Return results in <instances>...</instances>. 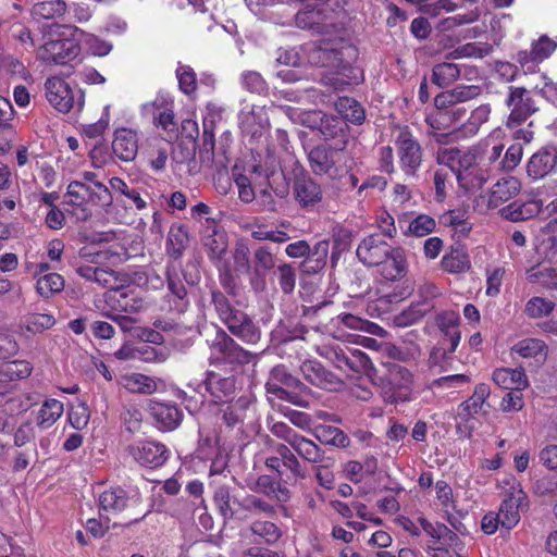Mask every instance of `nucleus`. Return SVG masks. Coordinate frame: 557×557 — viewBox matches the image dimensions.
Returning a JSON list of instances; mask_svg holds the SVG:
<instances>
[{"mask_svg":"<svg viewBox=\"0 0 557 557\" xmlns=\"http://www.w3.org/2000/svg\"><path fill=\"white\" fill-rule=\"evenodd\" d=\"M251 174L264 176L268 187L280 198H285L289 193L292 181V194L296 203L305 210L314 209L323 199L321 185L297 162L287 177L281 169L276 159L268 156L264 164H255L250 170Z\"/></svg>","mask_w":557,"mask_h":557,"instance_id":"f257e3e1","label":"nucleus"},{"mask_svg":"<svg viewBox=\"0 0 557 557\" xmlns=\"http://www.w3.org/2000/svg\"><path fill=\"white\" fill-rule=\"evenodd\" d=\"M436 161L456 175L459 186L466 191L482 188L491 178L486 162L481 160V154L478 152L463 151L457 147L444 148L437 151Z\"/></svg>","mask_w":557,"mask_h":557,"instance_id":"f03ea898","label":"nucleus"},{"mask_svg":"<svg viewBox=\"0 0 557 557\" xmlns=\"http://www.w3.org/2000/svg\"><path fill=\"white\" fill-rule=\"evenodd\" d=\"M346 148L321 144L308 152L310 169L315 175L338 180L349 173Z\"/></svg>","mask_w":557,"mask_h":557,"instance_id":"7ed1b4c3","label":"nucleus"},{"mask_svg":"<svg viewBox=\"0 0 557 557\" xmlns=\"http://www.w3.org/2000/svg\"><path fill=\"white\" fill-rule=\"evenodd\" d=\"M490 395V385L480 383L475 385L472 395L458 405L455 416L457 434L467 438L472 436L475 429L473 422L475 414L482 413L486 416L490 413L491 405L487 401Z\"/></svg>","mask_w":557,"mask_h":557,"instance_id":"20e7f679","label":"nucleus"},{"mask_svg":"<svg viewBox=\"0 0 557 557\" xmlns=\"http://www.w3.org/2000/svg\"><path fill=\"white\" fill-rule=\"evenodd\" d=\"M275 456L265 459L264 465L276 473L285 484L296 483L307 476L306 467L301 465L299 456L286 444L274 446Z\"/></svg>","mask_w":557,"mask_h":557,"instance_id":"39448f33","label":"nucleus"},{"mask_svg":"<svg viewBox=\"0 0 557 557\" xmlns=\"http://www.w3.org/2000/svg\"><path fill=\"white\" fill-rule=\"evenodd\" d=\"M412 374L399 363H389L386 372L379 377L384 399L391 404L409 400Z\"/></svg>","mask_w":557,"mask_h":557,"instance_id":"423d86ee","label":"nucleus"},{"mask_svg":"<svg viewBox=\"0 0 557 557\" xmlns=\"http://www.w3.org/2000/svg\"><path fill=\"white\" fill-rule=\"evenodd\" d=\"M505 103L510 111L506 122L509 128L520 126L539 111L532 91L524 87L509 86Z\"/></svg>","mask_w":557,"mask_h":557,"instance_id":"0eeeda50","label":"nucleus"},{"mask_svg":"<svg viewBox=\"0 0 557 557\" xmlns=\"http://www.w3.org/2000/svg\"><path fill=\"white\" fill-rule=\"evenodd\" d=\"M66 197L69 198V202L74 206L91 203L97 207L108 208L113 201L111 190L106 185H90L76 180L69 184Z\"/></svg>","mask_w":557,"mask_h":557,"instance_id":"6e6552de","label":"nucleus"},{"mask_svg":"<svg viewBox=\"0 0 557 557\" xmlns=\"http://www.w3.org/2000/svg\"><path fill=\"white\" fill-rule=\"evenodd\" d=\"M126 453L136 463L149 469L162 467L170 457L168 447L153 440L137 441L126 447Z\"/></svg>","mask_w":557,"mask_h":557,"instance_id":"1a4fd4ad","label":"nucleus"},{"mask_svg":"<svg viewBox=\"0 0 557 557\" xmlns=\"http://www.w3.org/2000/svg\"><path fill=\"white\" fill-rule=\"evenodd\" d=\"M399 165L407 175L414 177L422 163V148L420 143L409 131H401L395 141Z\"/></svg>","mask_w":557,"mask_h":557,"instance_id":"9d476101","label":"nucleus"},{"mask_svg":"<svg viewBox=\"0 0 557 557\" xmlns=\"http://www.w3.org/2000/svg\"><path fill=\"white\" fill-rule=\"evenodd\" d=\"M202 231V245L206 253L215 268H220L226 262L228 250V237L223 228L215 221L207 219Z\"/></svg>","mask_w":557,"mask_h":557,"instance_id":"9b49d317","label":"nucleus"},{"mask_svg":"<svg viewBox=\"0 0 557 557\" xmlns=\"http://www.w3.org/2000/svg\"><path fill=\"white\" fill-rule=\"evenodd\" d=\"M210 349L216 358L227 363L245 364L253 358V354L239 346L223 329H218Z\"/></svg>","mask_w":557,"mask_h":557,"instance_id":"f8f14e48","label":"nucleus"},{"mask_svg":"<svg viewBox=\"0 0 557 557\" xmlns=\"http://www.w3.org/2000/svg\"><path fill=\"white\" fill-rule=\"evenodd\" d=\"M46 97L49 103L62 113L69 112L74 106L77 110H82L85 102V95L81 91L77 101H74L73 90L70 85L62 78H49L46 84Z\"/></svg>","mask_w":557,"mask_h":557,"instance_id":"ddd939ff","label":"nucleus"},{"mask_svg":"<svg viewBox=\"0 0 557 557\" xmlns=\"http://www.w3.org/2000/svg\"><path fill=\"white\" fill-rule=\"evenodd\" d=\"M33 366L26 360L3 361L0 363V407L13 400L12 382L30 375Z\"/></svg>","mask_w":557,"mask_h":557,"instance_id":"4468645a","label":"nucleus"},{"mask_svg":"<svg viewBox=\"0 0 557 557\" xmlns=\"http://www.w3.org/2000/svg\"><path fill=\"white\" fill-rule=\"evenodd\" d=\"M166 288L164 296L169 311L174 314H184L190 307L193 290L187 288L181 275L173 269L166 271Z\"/></svg>","mask_w":557,"mask_h":557,"instance_id":"2eb2a0df","label":"nucleus"},{"mask_svg":"<svg viewBox=\"0 0 557 557\" xmlns=\"http://www.w3.org/2000/svg\"><path fill=\"white\" fill-rule=\"evenodd\" d=\"M148 412L153 419L157 429L162 432L177 429L184 417L183 411L175 403L156 399L148 400Z\"/></svg>","mask_w":557,"mask_h":557,"instance_id":"dca6fc26","label":"nucleus"},{"mask_svg":"<svg viewBox=\"0 0 557 557\" xmlns=\"http://www.w3.org/2000/svg\"><path fill=\"white\" fill-rule=\"evenodd\" d=\"M392 247L383 239L382 234H372L361 240L357 248L358 259L368 267L381 265Z\"/></svg>","mask_w":557,"mask_h":557,"instance_id":"f3484780","label":"nucleus"},{"mask_svg":"<svg viewBox=\"0 0 557 557\" xmlns=\"http://www.w3.org/2000/svg\"><path fill=\"white\" fill-rule=\"evenodd\" d=\"M295 24L300 29H307L319 35H329L335 27L326 10L310 7L296 14Z\"/></svg>","mask_w":557,"mask_h":557,"instance_id":"a211bd4d","label":"nucleus"},{"mask_svg":"<svg viewBox=\"0 0 557 557\" xmlns=\"http://www.w3.org/2000/svg\"><path fill=\"white\" fill-rule=\"evenodd\" d=\"M557 169V147L545 145L534 152L527 163V174L536 181L544 178Z\"/></svg>","mask_w":557,"mask_h":557,"instance_id":"6ab92c4d","label":"nucleus"},{"mask_svg":"<svg viewBox=\"0 0 557 557\" xmlns=\"http://www.w3.org/2000/svg\"><path fill=\"white\" fill-rule=\"evenodd\" d=\"M202 384L214 403H228L235 397L237 386L234 375L208 371Z\"/></svg>","mask_w":557,"mask_h":557,"instance_id":"aec40b11","label":"nucleus"},{"mask_svg":"<svg viewBox=\"0 0 557 557\" xmlns=\"http://www.w3.org/2000/svg\"><path fill=\"white\" fill-rule=\"evenodd\" d=\"M228 332L248 345H256L261 339V330L245 311L235 312L223 323Z\"/></svg>","mask_w":557,"mask_h":557,"instance_id":"412c9836","label":"nucleus"},{"mask_svg":"<svg viewBox=\"0 0 557 557\" xmlns=\"http://www.w3.org/2000/svg\"><path fill=\"white\" fill-rule=\"evenodd\" d=\"M305 380L319 388L337 391L343 381L318 361H305L300 368Z\"/></svg>","mask_w":557,"mask_h":557,"instance_id":"4be33fe9","label":"nucleus"},{"mask_svg":"<svg viewBox=\"0 0 557 557\" xmlns=\"http://www.w3.org/2000/svg\"><path fill=\"white\" fill-rule=\"evenodd\" d=\"M276 267V258L271 248L261 245L252 253V272L250 284L255 290H262L265 286L264 276Z\"/></svg>","mask_w":557,"mask_h":557,"instance_id":"5701e85b","label":"nucleus"},{"mask_svg":"<svg viewBox=\"0 0 557 557\" xmlns=\"http://www.w3.org/2000/svg\"><path fill=\"white\" fill-rule=\"evenodd\" d=\"M79 47L70 39H55L47 41L40 50V58L47 63L65 64L75 59Z\"/></svg>","mask_w":557,"mask_h":557,"instance_id":"b1692460","label":"nucleus"},{"mask_svg":"<svg viewBox=\"0 0 557 557\" xmlns=\"http://www.w3.org/2000/svg\"><path fill=\"white\" fill-rule=\"evenodd\" d=\"M234 504L238 506V516L242 517L239 520L261 515L271 518L276 515V506L256 494H246L239 500L234 499Z\"/></svg>","mask_w":557,"mask_h":557,"instance_id":"393cba45","label":"nucleus"},{"mask_svg":"<svg viewBox=\"0 0 557 557\" xmlns=\"http://www.w3.org/2000/svg\"><path fill=\"white\" fill-rule=\"evenodd\" d=\"M543 202L540 199H529L522 201L517 199L500 209V215L510 222H521L530 220L542 212Z\"/></svg>","mask_w":557,"mask_h":557,"instance_id":"a878e982","label":"nucleus"},{"mask_svg":"<svg viewBox=\"0 0 557 557\" xmlns=\"http://www.w3.org/2000/svg\"><path fill=\"white\" fill-rule=\"evenodd\" d=\"M140 496L138 493L129 495L122 487H112L104 491L99 496V506L103 511L121 512L131 505L138 504Z\"/></svg>","mask_w":557,"mask_h":557,"instance_id":"bb28decb","label":"nucleus"},{"mask_svg":"<svg viewBox=\"0 0 557 557\" xmlns=\"http://www.w3.org/2000/svg\"><path fill=\"white\" fill-rule=\"evenodd\" d=\"M320 134L324 140H334L337 147L346 148L349 140V126L341 116L324 115L320 121Z\"/></svg>","mask_w":557,"mask_h":557,"instance_id":"cd10ccee","label":"nucleus"},{"mask_svg":"<svg viewBox=\"0 0 557 557\" xmlns=\"http://www.w3.org/2000/svg\"><path fill=\"white\" fill-rule=\"evenodd\" d=\"M112 151L122 161L134 160L138 152L137 134L128 128L116 129L112 141Z\"/></svg>","mask_w":557,"mask_h":557,"instance_id":"c85d7f7f","label":"nucleus"},{"mask_svg":"<svg viewBox=\"0 0 557 557\" xmlns=\"http://www.w3.org/2000/svg\"><path fill=\"white\" fill-rule=\"evenodd\" d=\"M292 449L305 461L314 465L335 463L333 457L326 456L325 451L310 438L300 435L294 442Z\"/></svg>","mask_w":557,"mask_h":557,"instance_id":"c756f323","label":"nucleus"},{"mask_svg":"<svg viewBox=\"0 0 557 557\" xmlns=\"http://www.w3.org/2000/svg\"><path fill=\"white\" fill-rule=\"evenodd\" d=\"M330 252V240L323 239L311 247V251L306 255L300 263V270L304 274L313 275L321 272L327 262Z\"/></svg>","mask_w":557,"mask_h":557,"instance_id":"7c9ffc66","label":"nucleus"},{"mask_svg":"<svg viewBox=\"0 0 557 557\" xmlns=\"http://www.w3.org/2000/svg\"><path fill=\"white\" fill-rule=\"evenodd\" d=\"M300 388L305 391V384L297 377L293 376L283 364L273 367L270 371L269 379L265 382V391L268 395L275 397L274 389Z\"/></svg>","mask_w":557,"mask_h":557,"instance_id":"2f4dec72","label":"nucleus"},{"mask_svg":"<svg viewBox=\"0 0 557 557\" xmlns=\"http://www.w3.org/2000/svg\"><path fill=\"white\" fill-rule=\"evenodd\" d=\"M548 347L544 341L534 337H528L519 341L511 347V355H518L524 359H532L542 364L546 361Z\"/></svg>","mask_w":557,"mask_h":557,"instance_id":"473e14b6","label":"nucleus"},{"mask_svg":"<svg viewBox=\"0 0 557 557\" xmlns=\"http://www.w3.org/2000/svg\"><path fill=\"white\" fill-rule=\"evenodd\" d=\"M344 54L343 49L318 46L310 52L309 60L322 67L346 69L349 62L344 59Z\"/></svg>","mask_w":557,"mask_h":557,"instance_id":"72a5a7b5","label":"nucleus"},{"mask_svg":"<svg viewBox=\"0 0 557 557\" xmlns=\"http://www.w3.org/2000/svg\"><path fill=\"white\" fill-rule=\"evenodd\" d=\"M441 267L444 271L453 274L469 271L471 268V261L467 252V248L459 243L450 246L449 251L442 258Z\"/></svg>","mask_w":557,"mask_h":557,"instance_id":"f704fd0d","label":"nucleus"},{"mask_svg":"<svg viewBox=\"0 0 557 557\" xmlns=\"http://www.w3.org/2000/svg\"><path fill=\"white\" fill-rule=\"evenodd\" d=\"M493 381L502 388L509 391H523L529 386L528 376L521 367L496 369L493 372Z\"/></svg>","mask_w":557,"mask_h":557,"instance_id":"c9c22d12","label":"nucleus"},{"mask_svg":"<svg viewBox=\"0 0 557 557\" xmlns=\"http://www.w3.org/2000/svg\"><path fill=\"white\" fill-rule=\"evenodd\" d=\"M252 491L263 494L269 498H275L280 503H286L290 499L292 493L286 487L284 481L274 480L271 475L262 474L256 480Z\"/></svg>","mask_w":557,"mask_h":557,"instance_id":"e433bc0d","label":"nucleus"},{"mask_svg":"<svg viewBox=\"0 0 557 557\" xmlns=\"http://www.w3.org/2000/svg\"><path fill=\"white\" fill-rule=\"evenodd\" d=\"M249 532L268 546L276 545L283 536L282 529L270 520L256 519L248 528Z\"/></svg>","mask_w":557,"mask_h":557,"instance_id":"4c0bfd02","label":"nucleus"},{"mask_svg":"<svg viewBox=\"0 0 557 557\" xmlns=\"http://www.w3.org/2000/svg\"><path fill=\"white\" fill-rule=\"evenodd\" d=\"M520 190V183L513 176H507L499 180L496 184H494L490 199L488 206L491 208H497L502 203L510 200L515 197Z\"/></svg>","mask_w":557,"mask_h":557,"instance_id":"58836bf2","label":"nucleus"},{"mask_svg":"<svg viewBox=\"0 0 557 557\" xmlns=\"http://www.w3.org/2000/svg\"><path fill=\"white\" fill-rule=\"evenodd\" d=\"M312 435L322 445L336 448H346L350 445L348 435L339 428L333 425L319 424L314 428Z\"/></svg>","mask_w":557,"mask_h":557,"instance_id":"ea45409f","label":"nucleus"},{"mask_svg":"<svg viewBox=\"0 0 557 557\" xmlns=\"http://www.w3.org/2000/svg\"><path fill=\"white\" fill-rule=\"evenodd\" d=\"M55 324L52 314L30 312L20 319L18 329L23 334H38L51 329Z\"/></svg>","mask_w":557,"mask_h":557,"instance_id":"a19ab883","label":"nucleus"},{"mask_svg":"<svg viewBox=\"0 0 557 557\" xmlns=\"http://www.w3.org/2000/svg\"><path fill=\"white\" fill-rule=\"evenodd\" d=\"M382 275L389 281L404 277L407 273V261L401 248H393L386 260L381 264Z\"/></svg>","mask_w":557,"mask_h":557,"instance_id":"79ce46f5","label":"nucleus"},{"mask_svg":"<svg viewBox=\"0 0 557 557\" xmlns=\"http://www.w3.org/2000/svg\"><path fill=\"white\" fill-rule=\"evenodd\" d=\"M335 109L341 117L348 124L361 125L366 120V111L362 106L349 97H339L335 102Z\"/></svg>","mask_w":557,"mask_h":557,"instance_id":"37998d69","label":"nucleus"},{"mask_svg":"<svg viewBox=\"0 0 557 557\" xmlns=\"http://www.w3.org/2000/svg\"><path fill=\"white\" fill-rule=\"evenodd\" d=\"M418 521L423 531L434 540L443 541L444 543L455 548L461 549V547H459L461 543L459 541L458 535L444 523L433 524L424 517H420Z\"/></svg>","mask_w":557,"mask_h":557,"instance_id":"c03bdc74","label":"nucleus"},{"mask_svg":"<svg viewBox=\"0 0 557 557\" xmlns=\"http://www.w3.org/2000/svg\"><path fill=\"white\" fill-rule=\"evenodd\" d=\"M213 503L223 517L224 521L240 519L237 509L231 506V487L225 484H218L213 491Z\"/></svg>","mask_w":557,"mask_h":557,"instance_id":"a18cd8bd","label":"nucleus"},{"mask_svg":"<svg viewBox=\"0 0 557 557\" xmlns=\"http://www.w3.org/2000/svg\"><path fill=\"white\" fill-rule=\"evenodd\" d=\"M67 11L64 0H44L32 8V16L36 21L61 17Z\"/></svg>","mask_w":557,"mask_h":557,"instance_id":"49530a36","label":"nucleus"},{"mask_svg":"<svg viewBox=\"0 0 557 557\" xmlns=\"http://www.w3.org/2000/svg\"><path fill=\"white\" fill-rule=\"evenodd\" d=\"M189 243L188 231L184 225H172L168 236V253L178 259L187 248Z\"/></svg>","mask_w":557,"mask_h":557,"instance_id":"de8ad7c7","label":"nucleus"},{"mask_svg":"<svg viewBox=\"0 0 557 557\" xmlns=\"http://www.w3.org/2000/svg\"><path fill=\"white\" fill-rule=\"evenodd\" d=\"M64 411L63 404L57 399L46 400L37 416V425L42 429L52 426L62 416Z\"/></svg>","mask_w":557,"mask_h":557,"instance_id":"09e8293b","label":"nucleus"},{"mask_svg":"<svg viewBox=\"0 0 557 557\" xmlns=\"http://www.w3.org/2000/svg\"><path fill=\"white\" fill-rule=\"evenodd\" d=\"M210 304L222 323L231 319L235 312L240 311V309L233 306L226 294L216 287L210 289Z\"/></svg>","mask_w":557,"mask_h":557,"instance_id":"8fccbe9b","label":"nucleus"},{"mask_svg":"<svg viewBox=\"0 0 557 557\" xmlns=\"http://www.w3.org/2000/svg\"><path fill=\"white\" fill-rule=\"evenodd\" d=\"M426 313H429L428 304L412 302L407 309L396 314L393 322L398 327H407L418 323Z\"/></svg>","mask_w":557,"mask_h":557,"instance_id":"3c124183","label":"nucleus"},{"mask_svg":"<svg viewBox=\"0 0 557 557\" xmlns=\"http://www.w3.org/2000/svg\"><path fill=\"white\" fill-rule=\"evenodd\" d=\"M163 103H158L157 101L145 103L143 106V111L145 114H151L159 126H161L164 131L175 132L176 124L174 122V113L172 109L164 108L163 111L159 112L157 115V111L161 109Z\"/></svg>","mask_w":557,"mask_h":557,"instance_id":"603ef678","label":"nucleus"},{"mask_svg":"<svg viewBox=\"0 0 557 557\" xmlns=\"http://www.w3.org/2000/svg\"><path fill=\"white\" fill-rule=\"evenodd\" d=\"M63 288L64 278L58 273L44 274L37 278L36 290L44 298L61 293Z\"/></svg>","mask_w":557,"mask_h":557,"instance_id":"864d4df0","label":"nucleus"},{"mask_svg":"<svg viewBox=\"0 0 557 557\" xmlns=\"http://www.w3.org/2000/svg\"><path fill=\"white\" fill-rule=\"evenodd\" d=\"M460 76V71L457 64L454 63H438L432 70V82L438 87H446L455 82Z\"/></svg>","mask_w":557,"mask_h":557,"instance_id":"5fc2aeb1","label":"nucleus"},{"mask_svg":"<svg viewBox=\"0 0 557 557\" xmlns=\"http://www.w3.org/2000/svg\"><path fill=\"white\" fill-rule=\"evenodd\" d=\"M214 133L211 126L203 123V132L201 136V146L199 148V159L200 162L211 168L214 163Z\"/></svg>","mask_w":557,"mask_h":557,"instance_id":"6e6d98bb","label":"nucleus"},{"mask_svg":"<svg viewBox=\"0 0 557 557\" xmlns=\"http://www.w3.org/2000/svg\"><path fill=\"white\" fill-rule=\"evenodd\" d=\"M125 386L132 393L147 394L154 393L158 388L156 381L141 373H133L125 377Z\"/></svg>","mask_w":557,"mask_h":557,"instance_id":"4d7b16f0","label":"nucleus"},{"mask_svg":"<svg viewBox=\"0 0 557 557\" xmlns=\"http://www.w3.org/2000/svg\"><path fill=\"white\" fill-rule=\"evenodd\" d=\"M555 307L554 301L535 296L527 301L524 313L531 319H540L548 317L554 311Z\"/></svg>","mask_w":557,"mask_h":557,"instance_id":"13d9d810","label":"nucleus"},{"mask_svg":"<svg viewBox=\"0 0 557 557\" xmlns=\"http://www.w3.org/2000/svg\"><path fill=\"white\" fill-rule=\"evenodd\" d=\"M275 397L282 400H286L295 406L301 408L309 407V398L308 396L311 393V389L305 385V391L300 388H286V389H274Z\"/></svg>","mask_w":557,"mask_h":557,"instance_id":"bf43d9fd","label":"nucleus"},{"mask_svg":"<svg viewBox=\"0 0 557 557\" xmlns=\"http://www.w3.org/2000/svg\"><path fill=\"white\" fill-rule=\"evenodd\" d=\"M109 183L112 190L117 191L131 199L135 203L137 210H143L147 207V203L140 197L139 191L136 188H129L122 178L115 176L112 177Z\"/></svg>","mask_w":557,"mask_h":557,"instance_id":"052dcab7","label":"nucleus"},{"mask_svg":"<svg viewBox=\"0 0 557 557\" xmlns=\"http://www.w3.org/2000/svg\"><path fill=\"white\" fill-rule=\"evenodd\" d=\"M242 85L247 91L257 95H264L269 89L265 79L256 71L244 72L242 74Z\"/></svg>","mask_w":557,"mask_h":557,"instance_id":"680f3d73","label":"nucleus"},{"mask_svg":"<svg viewBox=\"0 0 557 557\" xmlns=\"http://www.w3.org/2000/svg\"><path fill=\"white\" fill-rule=\"evenodd\" d=\"M277 281L280 288L286 295L294 292L296 286V270L290 263L277 265Z\"/></svg>","mask_w":557,"mask_h":557,"instance_id":"e2e57ef3","label":"nucleus"},{"mask_svg":"<svg viewBox=\"0 0 557 557\" xmlns=\"http://www.w3.org/2000/svg\"><path fill=\"white\" fill-rule=\"evenodd\" d=\"M435 220L426 214H419L409 224L408 231L410 234L422 237L435 231Z\"/></svg>","mask_w":557,"mask_h":557,"instance_id":"0e129e2a","label":"nucleus"},{"mask_svg":"<svg viewBox=\"0 0 557 557\" xmlns=\"http://www.w3.org/2000/svg\"><path fill=\"white\" fill-rule=\"evenodd\" d=\"M176 77L178 81L180 89L186 94L190 95L196 90L197 87V81H196V73L194 70L188 65H182L178 64V67L176 69Z\"/></svg>","mask_w":557,"mask_h":557,"instance_id":"69168bd1","label":"nucleus"},{"mask_svg":"<svg viewBox=\"0 0 557 557\" xmlns=\"http://www.w3.org/2000/svg\"><path fill=\"white\" fill-rule=\"evenodd\" d=\"M522 145L517 143L509 146L504 158L497 163V169L505 172L512 171L521 161Z\"/></svg>","mask_w":557,"mask_h":557,"instance_id":"338daca9","label":"nucleus"},{"mask_svg":"<svg viewBox=\"0 0 557 557\" xmlns=\"http://www.w3.org/2000/svg\"><path fill=\"white\" fill-rule=\"evenodd\" d=\"M459 322V313L453 310L442 311L435 315V324L443 335L450 334L453 330H458Z\"/></svg>","mask_w":557,"mask_h":557,"instance_id":"774afa93","label":"nucleus"}]
</instances>
